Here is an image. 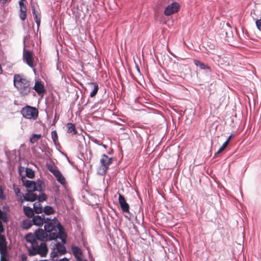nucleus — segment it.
Masks as SVG:
<instances>
[{
	"label": "nucleus",
	"mask_w": 261,
	"mask_h": 261,
	"mask_svg": "<svg viewBox=\"0 0 261 261\" xmlns=\"http://www.w3.org/2000/svg\"><path fill=\"white\" fill-rule=\"evenodd\" d=\"M44 228L50 240L60 238L64 243L65 242L66 235L64 232L63 227L55 218L51 219L49 217V220L45 223Z\"/></svg>",
	"instance_id": "1"
},
{
	"label": "nucleus",
	"mask_w": 261,
	"mask_h": 261,
	"mask_svg": "<svg viewBox=\"0 0 261 261\" xmlns=\"http://www.w3.org/2000/svg\"><path fill=\"white\" fill-rule=\"evenodd\" d=\"M35 236V234L31 233L25 236L26 241L31 243L30 246L28 247L29 255L34 256L39 254L42 257L46 256L48 251L46 243L41 242L39 244Z\"/></svg>",
	"instance_id": "2"
},
{
	"label": "nucleus",
	"mask_w": 261,
	"mask_h": 261,
	"mask_svg": "<svg viewBox=\"0 0 261 261\" xmlns=\"http://www.w3.org/2000/svg\"><path fill=\"white\" fill-rule=\"evenodd\" d=\"M13 85L19 93L22 96L28 95L31 91L30 82L23 75L15 74L13 76Z\"/></svg>",
	"instance_id": "3"
},
{
	"label": "nucleus",
	"mask_w": 261,
	"mask_h": 261,
	"mask_svg": "<svg viewBox=\"0 0 261 261\" xmlns=\"http://www.w3.org/2000/svg\"><path fill=\"white\" fill-rule=\"evenodd\" d=\"M22 116L28 119L35 120L38 116V110L31 106H25L21 110Z\"/></svg>",
	"instance_id": "4"
},
{
	"label": "nucleus",
	"mask_w": 261,
	"mask_h": 261,
	"mask_svg": "<svg viewBox=\"0 0 261 261\" xmlns=\"http://www.w3.org/2000/svg\"><path fill=\"white\" fill-rule=\"evenodd\" d=\"M62 242L63 243H57L53 250L50 253V258L54 260H57L58 253L63 255L66 253V249L64 245L66 242L65 243L62 241Z\"/></svg>",
	"instance_id": "5"
},
{
	"label": "nucleus",
	"mask_w": 261,
	"mask_h": 261,
	"mask_svg": "<svg viewBox=\"0 0 261 261\" xmlns=\"http://www.w3.org/2000/svg\"><path fill=\"white\" fill-rule=\"evenodd\" d=\"M113 159L108 157L106 154H103L100 160L101 170H102L100 173L101 174H105L107 169L109 168V166L112 163Z\"/></svg>",
	"instance_id": "6"
},
{
	"label": "nucleus",
	"mask_w": 261,
	"mask_h": 261,
	"mask_svg": "<svg viewBox=\"0 0 261 261\" xmlns=\"http://www.w3.org/2000/svg\"><path fill=\"white\" fill-rule=\"evenodd\" d=\"M48 169L49 171L55 176L57 180L59 183L62 185H64L65 184L66 180L65 177L56 167L50 166L48 167Z\"/></svg>",
	"instance_id": "7"
},
{
	"label": "nucleus",
	"mask_w": 261,
	"mask_h": 261,
	"mask_svg": "<svg viewBox=\"0 0 261 261\" xmlns=\"http://www.w3.org/2000/svg\"><path fill=\"white\" fill-rule=\"evenodd\" d=\"M179 8V5L178 3L176 2H174L169 5L167 7H166L164 10V14L166 15L169 16L174 13L177 12Z\"/></svg>",
	"instance_id": "8"
},
{
	"label": "nucleus",
	"mask_w": 261,
	"mask_h": 261,
	"mask_svg": "<svg viewBox=\"0 0 261 261\" xmlns=\"http://www.w3.org/2000/svg\"><path fill=\"white\" fill-rule=\"evenodd\" d=\"M47 220H49V217H46L44 215H36L34 216L32 222L35 225L38 226H42L43 223L47 222Z\"/></svg>",
	"instance_id": "9"
},
{
	"label": "nucleus",
	"mask_w": 261,
	"mask_h": 261,
	"mask_svg": "<svg viewBox=\"0 0 261 261\" xmlns=\"http://www.w3.org/2000/svg\"><path fill=\"white\" fill-rule=\"evenodd\" d=\"M34 234L37 241L38 240L43 241L46 240L48 235L46 231L42 229H38L35 231Z\"/></svg>",
	"instance_id": "10"
},
{
	"label": "nucleus",
	"mask_w": 261,
	"mask_h": 261,
	"mask_svg": "<svg viewBox=\"0 0 261 261\" xmlns=\"http://www.w3.org/2000/svg\"><path fill=\"white\" fill-rule=\"evenodd\" d=\"M35 191L28 190V192L23 196L24 200L27 201H35L37 198V195L34 193Z\"/></svg>",
	"instance_id": "11"
},
{
	"label": "nucleus",
	"mask_w": 261,
	"mask_h": 261,
	"mask_svg": "<svg viewBox=\"0 0 261 261\" xmlns=\"http://www.w3.org/2000/svg\"><path fill=\"white\" fill-rule=\"evenodd\" d=\"M119 203L120 205V206L122 208V210L124 212H129V205L128 203L126 202L125 199L123 196H122L121 194H119Z\"/></svg>",
	"instance_id": "12"
},
{
	"label": "nucleus",
	"mask_w": 261,
	"mask_h": 261,
	"mask_svg": "<svg viewBox=\"0 0 261 261\" xmlns=\"http://www.w3.org/2000/svg\"><path fill=\"white\" fill-rule=\"evenodd\" d=\"M23 59L26 61L27 64L31 67H33V55L32 53L29 50L25 51L23 52Z\"/></svg>",
	"instance_id": "13"
},
{
	"label": "nucleus",
	"mask_w": 261,
	"mask_h": 261,
	"mask_svg": "<svg viewBox=\"0 0 261 261\" xmlns=\"http://www.w3.org/2000/svg\"><path fill=\"white\" fill-rule=\"evenodd\" d=\"M21 180L23 186H24L28 189H29V190L34 191V188L35 187V181L27 180L24 177H22Z\"/></svg>",
	"instance_id": "14"
},
{
	"label": "nucleus",
	"mask_w": 261,
	"mask_h": 261,
	"mask_svg": "<svg viewBox=\"0 0 261 261\" xmlns=\"http://www.w3.org/2000/svg\"><path fill=\"white\" fill-rule=\"evenodd\" d=\"M72 251L74 255L75 256V258H76V259L79 261H81L82 260L81 256H82V252L81 249L79 247L75 246H72Z\"/></svg>",
	"instance_id": "15"
},
{
	"label": "nucleus",
	"mask_w": 261,
	"mask_h": 261,
	"mask_svg": "<svg viewBox=\"0 0 261 261\" xmlns=\"http://www.w3.org/2000/svg\"><path fill=\"white\" fill-rule=\"evenodd\" d=\"M33 88L39 95L42 94L44 91V86L39 81L35 83Z\"/></svg>",
	"instance_id": "16"
},
{
	"label": "nucleus",
	"mask_w": 261,
	"mask_h": 261,
	"mask_svg": "<svg viewBox=\"0 0 261 261\" xmlns=\"http://www.w3.org/2000/svg\"><path fill=\"white\" fill-rule=\"evenodd\" d=\"M89 86L93 88L92 91L91 92L90 94V97H94L98 92V85L97 83L94 82H91L88 83Z\"/></svg>",
	"instance_id": "17"
},
{
	"label": "nucleus",
	"mask_w": 261,
	"mask_h": 261,
	"mask_svg": "<svg viewBox=\"0 0 261 261\" xmlns=\"http://www.w3.org/2000/svg\"><path fill=\"white\" fill-rule=\"evenodd\" d=\"M23 211L25 215L29 218H32L34 215V210L30 207L24 206Z\"/></svg>",
	"instance_id": "18"
},
{
	"label": "nucleus",
	"mask_w": 261,
	"mask_h": 261,
	"mask_svg": "<svg viewBox=\"0 0 261 261\" xmlns=\"http://www.w3.org/2000/svg\"><path fill=\"white\" fill-rule=\"evenodd\" d=\"M34 212L36 214H39L42 212V207L39 202H35L33 204Z\"/></svg>",
	"instance_id": "19"
},
{
	"label": "nucleus",
	"mask_w": 261,
	"mask_h": 261,
	"mask_svg": "<svg viewBox=\"0 0 261 261\" xmlns=\"http://www.w3.org/2000/svg\"><path fill=\"white\" fill-rule=\"evenodd\" d=\"M67 132L69 133H72L73 135H75L77 133V131L75 129V127L74 124L71 123H67Z\"/></svg>",
	"instance_id": "20"
},
{
	"label": "nucleus",
	"mask_w": 261,
	"mask_h": 261,
	"mask_svg": "<svg viewBox=\"0 0 261 261\" xmlns=\"http://www.w3.org/2000/svg\"><path fill=\"white\" fill-rule=\"evenodd\" d=\"M44 188V183L42 181H38L37 183L35 182V187L34 188L35 191H38L41 192Z\"/></svg>",
	"instance_id": "21"
},
{
	"label": "nucleus",
	"mask_w": 261,
	"mask_h": 261,
	"mask_svg": "<svg viewBox=\"0 0 261 261\" xmlns=\"http://www.w3.org/2000/svg\"><path fill=\"white\" fill-rule=\"evenodd\" d=\"M194 62L196 66L199 67L201 69H210V67L208 66L207 65H205L203 63H202L198 60H195L194 61Z\"/></svg>",
	"instance_id": "22"
},
{
	"label": "nucleus",
	"mask_w": 261,
	"mask_h": 261,
	"mask_svg": "<svg viewBox=\"0 0 261 261\" xmlns=\"http://www.w3.org/2000/svg\"><path fill=\"white\" fill-rule=\"evenodd\" d=\"M231 137V136H230L228 137V138L227 139V140L224 142V143L222 144L221 147L219 149V150L217 151V152L215 153V155L216 154H219L220 152H221L222 151H223L226 148Z\"/></svg>",
	"instance_id": "23"
},
{
	"label": "nucleus",
	"mask_w": 261,
	"mask_h": 261,
	"mask_svg": "<svg viewBox=\"0 0 261 261\" xmlns=\"http://www.w3.org/2000/svg\"><path fill=\"white\" fill-rule=\"evenodd\" d=\"M33 224V223L32 221L26 220L23 221L22 224V227L24 229H28L32 226Z\"/></svg>",
	"instance_id": "24"
},
{
	"label": "nucleus",
	"mask_w": 261,
	"mask_h": 261,
	"mask_svg": "<svg viewBox=\"0 0 261 261\" xmlns=\"http://www.w3.org/2000/svg\"><path fill=\"white\" fill-rule=\"evenodd\" d=\"M41 137V134H33L30 138V142L32 143H35L37 142Z\"/></svg>",
	"instance_id": "25"
},
{
	"label": "nucleus",
	"mask_w": 261,
	"mask_h": 261,
	"mask_svg": "<svg viewBox=\"0 0 261 261\" xmlns=\"http://www.w3.org/2000/svg\"><path fill=\"white\" fill-rule=\"evenodd\" d=\"M25 174L26 176L30 178H33L35 176L34 172L29 168H26Z\"/></svg>",
	"instance_id": "26"
},
{
	"label": "nucleus",
	"mask_w": 261,
	"mask_h": 261,
	"mask_svg": "<svg viewBox=\"0 0 261 261\" xmlns=\"http://www.w3.org/2000/svg\"><path fill=\"white\" fill-rule=\"evenodd\" d=\"M43 212L46 215H50L54 213V209L50 206H46L44 207Z\"/></svg>",
	"instance_id": "27"
},
{
	"label": "nucleus",
	"mask_w": 261,
	"mask_h": 261,
	"mask_svg": "<svg viewBox=\"0 0 261 261\" xmlns=\"http://www.w3.org/2000/svg\"><path fill=\"white\" fill-rule=\"evenodd\" d=\"M14 191L16 194V195L20 198H22V197H23L24 195L20 192V190L19 188L15 187L14 186L13 188Z\"/></svg>",
	"instance_id": "28"
},
{
	"label": "nucleus",
	"mask_w": 261,
	"mask_h": 261,
	"mask_svg": "<svg viewBox=\"0 0 261 261\" xmlns=\"http://www.w3.org/2000/svg\"><path fill=\"white\" fill-rule=\"evenodd\" d=\"M51 138L55 144H56L58 139V135L56 130L51 132Z\"/></svg>",
	"instance_id": "29"
},
{
	"label": "nucleus",
	"mask_w": 261,
	"mask_h": 261,
	"mask_svg": "<svg viewBox=\"0 0 261 261\" xmlns=\"http://www.w3.org/2000/svg\"><path fill=\"white\" fill-rule=\"evenodd\" d=\"M1 261H7V257L8 255L7 252H0Z\"/></svg>",
	"instance_id": "30"
},
{
	"label": "nucleus",
	"mask_w": 261,
	"mask_h": 261,
	"mask_svg": "<svg viewBox=\"0 0 261 261\" xmlns=\"http://www.w3.org/2000/svg\"><path fill=\"white\" fill-rule=\"evenodd\" d=\"M19 16L21 20H24L27 18V12L25 11H20Z\"/></svg>",
	"instance_id": "31"
},
{
	"label": "nucleus",
	"mask_w": 261,
	"mask_h": 261,
	"mask_svg": "<svg viewBox=\"0 0 261 261\" xmlns=\"http://www.w3.org/2000/svg\"><path fill=\"white\" fill-rule=\"evenodd\" d=\"M46 195L42 193L39 194L38 198L39 202H43L46 200Z\"/></svg>",
	"instance_id": "32"
},
{
	"label": "nucleus",
	"mask_w": 261,
	"mask_h": 261,
	"mask_svg": "<svg viewBox=\"0 0 261 261\" xmlns=\"http://www.w3.org/2000/svg\"><path fill=\"white\" fill-rule=\"evenodd\" d=\"M256 25L257 29L260 31L261 30V18L256 21Z\"/></svg>",
	"instance_id": "33"
},
{
	"label": "nucleus",
	"mask_w": 261,
	"mask_h": 261,
	"mask_svg": "<svg viewBox=\"0 0 261 261\" xmlns=\"http://www.w3.org/2000/svg\"><path fill=\"white\" fill-rule=\"evenodd\" d=\"M32 12L33 15L34 16V19H36V18L38 17L37 14L36 13L35 9L34 8V7L32 5Z\"/></svg>",
	"instance_id": "34"
},
{
	"label": "nucleus",
	"mask_w": 261,
	"mask_h": 261,
	"mask_svg": "<svg viewBox=\"0 0 261 261\" xmlns=\"http://www.w3.org/2000/svg\"><path fill=\"white\" fill-rule=\"evenodd\" d=\"M35 19V22L37 25V29L38 30L39 28L40 24V19L38 17H37V18H36V19Z\"/></svg>",
	"instance_id": "35"
},
{
	"label": "nucleus",
	"mask_w": 261,
	"mask_h": 261,
	"mask_svg": "<svg viewBox=\"0 0 261 261\" xmlns=\"http://www.w3.org/2000/svg\"><path fill=\"white\" fill-rule=\"evenodd\" d=\"M20 11H25L27 12V7L26 6H21L20 8Z\"/></svg>",
	"instance_id": "36"
},
{
	"label": "nucleus",
	"mask_w": 261,
	"mask_h": 261,
	"mask_svg": "<svg viewBox=\"0 0 261 261\" xmlns=\"http://www.w3.org/2000/svg\"><path fill=\"white\" fill-rule=\"evenodd\" d=\"M25 0H20L19 2V6L20 7L21 6H26L24 3H23V1H24Z\"/></svg>",
	"instance_id": "37"
},
{
	"label": "nucleus",
	"mask_w": 261,
	"mask_h": 261,
	"mask_svg": "<svg viewBox=\"0 0 261 261\" xmlns=\"http://www.w3.org/2000/svg\"><path fill=\"white\" fill-rule=\"evenodd\" d=\"M93 142H94L95 143H96V144H97V145H101V144H100V143L99 141H98V140H97V139H94V140H93Z\"/></svg>",
	"instance_id": "38"
},
{
	"label": "nucleus",
	"mask_w": 261,
	"mask_h": 261,
	"mask_svg": "<svg viewBox=\"0 0 261 261\" xmlns=\"http://www.w3.org/2000/svg\"><path fill=\"white\" fill-rule=\"evenodd\" d=\"M59 261H68V259L66 257H64L60 259Z\"/></svg>",
	"instance_id": "39"
},
{
	"label": "nucleus",
	"mask_w": 261,
	"mask_h": 261,
	"mask_svg": "<svg viewBox=\"0 0 261 261\" xmlns=\"http://www.w3.org/2000/svg\"><path fill=\"white\" fill-rule=\"evenodd\" d=\"M3 4H5L7 2V0H0Z\"/></svg>",
	"instance_id": "40"
},
{
	"label": "nucleus",
	"mask_w": 261,
	"mask_h": 261,
	"mask_svg": "<svg viewBox=\"0 0 261 261\" xmlns=\"http://www.w3.org/2000/svg\"><path fill=\"white\" fill-rule=\"evenodd\" d=\"M101 146H102L103 148H105V149L107 148V145H105V144H101Z\"/></svg>",
	"instance_id": "41"
},
{
	"label": "nucleus",
	"mask_w": 261,
	"mask_h": 261,
	"mask_svg": "<svg viewBox=\"0 0 261 261\" xmlns=\"http://www.w3.org/2000/svg\"><path fill=\"white\" fill-rule=\"evenodd\" d=\"M81 261H87V260H82Z\"/></svg>",
	"instance_id": "42"
}]
</instances>
